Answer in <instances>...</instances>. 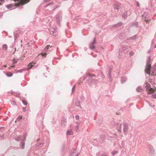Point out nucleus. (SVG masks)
Segmentation results:
<instances>
[{
  "label": "nucleus",
  "mask_w": 156,
  "mask_h": 156,
  "mask_svg": "<svg viewBox=\"0 0 156 156\" xmlns=\"http://www.w3.org/2000/svg\"><path fill=\"white\" fill-rule=\"evenodd\" d=\"M52 46H51L50 45H47L44 49V51L46 52L48 51L49 48H51Z\"/></svg>",
  "instance_id": "14"
},
{
  "label": "nucleus",
  "mask_w": 156,
  "mask_h": 156,
  "mask_svg": "<svg viewBox=\"0 0 156 156\" xmlns=\"http://www.w3.org/2000/svg\"><path fill=\"white\" fill-rule=\"evenodd\" d=\"M25 109H26V108H23V111L24 112H25Z\"/></svg>",
  "instance_id": "44"
},
{
  "label": "nucleus",
  "mask_w": 156,
  "mask_h": 156,
  "mask_svg": "<svg viewBox=\"0 0 156 156\" xmlns=\"http://www.w3.org/2000/svg\"><path fill=\"white\" fill-rule=\"evenodd\" d=\"M120 6L117 4H115L114 5V8L115 9L118 10L120 8Z\"/></svg>",
  "instance_id": "13"
},
{
  "label": "nucleus",
  "mask_w": 156,
  "mask_h": 156,
  "mask_svg": "<svg viewBox=\"0 0 156 156\" xmlns=\"http://www.w3.org/2000/svg\"><path fill=\"white\" fill-rule=\"evenodd\" d=\"M76 148L71 151L70 155V156H78L79 155V153H76Z\"/></svg>",
  "instance_id": "10"
},
{
  "label": "nucleus",
  "mask_w": 156,
  "mask_h": 156,
  "mask_svg": "<svg viewBox=\"0 0 156 156\" xmlns=\"http://www.w3.org/2000/svg\"><path fill=\"white\" fill-rule=\"evenodd\" d=\"M152 97L153 98H156V94L154 93L152 95Z\"/></svg>",
  "instance_id": "31"
},
{
  "label": "nucleus",
  "mask_w": 156,
  "mask_h": 156,
  "mask_svg": "<svg viewBox=\"0 0 156 156\" xmlns=\"http://www.w3.org/2000/svg\"><path fill=\"white\" fill-rule=\"evenodd\" d=\"M31 0H14L16 2L15 5L20 9L23 8V5L28 3Z\"/></svg>",
  "instance_id": "2"
},
{
  "label": "nucleus",
  "mask_w": 156,
  "mask_h": 156,
  "mask_svg": "<svg viewBox=\"0 0 156 156\" xmlns=\"http://www.w3.org/2000/svg\"><path fill=\"white\" fill-rule=\"evenodd\" d=\"M106 139L105 136L103 134L101 135L100 138L99 140L100 142L101 143H102L104 142V141Z\"/></svg>",
  "instance_id": "11"
},
{
  "label": "nucleus",
  "mask_w": 156,
  "mask_h": 156,
  "mask_svg": "<svg viewBox=\"0 0 156 156\" xmlns=\"http://www.w3.org/2000/svg\"><path fill=\"white\" fill-rule=\"evenodd\" d=\"M3 48L5 50H6L7 48V46L6 44H4L3 45Z\"/></svg>",
  "instance_id": "27"
},
{
  "label": "nucleus",
  "mask_w": 156,
  "mask_h": 156,
  "mask_svg": "<svg viewBox=\"0 0 156 156\" xmlns=\"http://www.w3.org/2000/svg\"><path fill=\"white\" fill-rule=\"evenodd\" d=\"M33 66L31 65V63H30L28 65V67H29V68L27 70H28L29 69H30L31 67H32Z\"/></svg>",
  "instance_id": "33"
},
{
  "label": "nucleus",
  "mask_w": 156,
  "mask_h": 156,
  "mask_svg": "<svg viewBox=\"0 0 156 156\" xmlns=\"http://www.w3.org/2000/svg\"><path fill=\"white\" fill-rule=\"evenodd\" d=\"M41 144H40L39 145H41Z\"/></svg>",
  "instance_id": "60"
},
{
  "label": "nucleus",
  "mask_w": 156,
  "mask_h": 156,
  "mask_svg": "<svg viewBox=\"0 0 156 156\" xmlns=\"http://www.w3.org/2000/svg\"><path fill=\"white\" fill-rule=\"evenodd\" d=\"M46 68H47V69H48V67H46Z\"/></svg>",
  "instance_id": "56"
},
{
  "label": "nucleus",
  "mask_w": 156,
  "mask_h": 156,
  "mask_svg": "<svg viewBox=\"0 0 156 156\" xmlns=\"http://www.w3.org/2000/svg\"><path fill=\"white\" fill-rule=\"evenodd\" d=\"M136 35H135L131 37L130 38V39H132V40H133V39H136Z\"/></svg>",
  "instance_id": "32"
},
{
  "label": "nucleus",
  "mask_w": 156,
  "mask_h": 156,
  "mask_svg": "<svg viewBox=\"0 0 156 156\" xmlns=\"http://www.w3.org/2000/svg\"><path fill=\"white\" fill-rule=\"evenodd\" d=\"M4 0H0V1L2 2H3L4 1Z\"/></svg>",
  "instance_id": "48"
},
{
  "label": "nucleus",
  "mask_w": 156,
  "mask_h": 156,
  "mask_svg": "<svg viewBox=\"0 0 156 156\" xmlns=\"http://www.w3.org/2000/svg\"><path fill=\"white\" fill-rule=\"evenodd\" d=\"M50 34L53 36H56L58 34V32L56 30L53 28H51L49 29Z\"/></svg>",
  "instance_id": "5"
},
{
  "label": "nucleus",
  "mask_w": 156,
  "mask_h": 156,
  "mask_svg": "<svg viewBox=\"0 0 156 156\" xmlns=\"http://www.w3.org/2000/svg\"><path fill=\"white\" fill-rule=\"evenodd\" d=\"M147 103H148V104H149V105H150V103L149 102V101H147Z\"/></svg>",
  "instance_id": "47"
},
{
  "label": "nucleus",
  "mask_w": 156,
  "mask_h": 156,
  "mask_svg": "<svg viewBox=\"0 0 156 156\" xmlns=\"http://www.w3.org/2000/svg\"><path fill=\"white\" fill-rule=\"evenodd\" d=\"M27 69L24 68L23 69L20 70H18L17 71V73H22L23 71L26 70Z\"/></svg>",
  "instance_id": "24"
},
{
  "label": "nucleus",
  "mask_w": 156,
  "mask_h": 156,
  "mask_svg": "<svg viewBox=\"0 0 156 156\" xmlns=\"http://www.w3.org/2000/svg\"><path fill=\"white\" fill-rule=\"evenodd\" d=\"M124 34V33H121L119 36V37L121 39L123 38V36Z\"/></svg>",
  "instance_id": "19"
},
{
  "label": "nucleus",
  "mask_w": 156,
  "mask_h": 156,
  "mask_svg": "<svg viewBox=\"0 0 156 156\" xmlns=\"http://www.w3.org/2000/svg\"><path fill=\"white\" fill-rule=\"evenodd\" d=\"M145 87L146 88V90L149 94H151L153 93V88L151 87V85L149 83H146V86Z\"/></svg>",
  "instance_id": "4"
},
{
  "label": "nucleus",
  "mask_w": 156,
  "mask_h": 156,
  "mask_svg": "<svg viewBox=\"0 0 156 156\" xmlns=\"http://www.w3.org/2000/svg\"><path fill=\"white\" fill-rule=\"evenodd\" d=\"M0 5H2V3H0Z\"/></svg>",
  "instance_id": "54"
},
{
  "label": "nucleus",
  "mask_w": 156,
  "mask_h": 156,
  "mask_svg": "<svg viewBox=\"0 0 156 156\" xmlns=\"http://www.w3.org/2000/svg\"><path fill=\"white\" fill-rule=\"evenodd\" d=\"M92 80H94V79H92Z\"/></svg>",
  "instance_id": "57"
},
{
  "label": "nucleus",
  "mask_w": 156,
  "mask_h": 156,
  "mask_svg": "<svg viewBox=\"0 0 156 156\" xmlns=\"http://www.w3.org/2000/svg\"><path fill=\"white\" fill-rule=\"evenodd\" d=\"M15 139L16 140L18 141H20V140H21L19 138H18L17 139L15 138Z\"/></svg>",
  "instance_id": "41"
},
{
  "label": "nucleus",
  "mask_w": 156,
  "mask_h": 156,
  "mask_svg": "<svg viewBox=\"0 0 156 156\" xmlns=\"http://www.w3.org/2000/svg\"><path fill=\"white\" fill-rule=\"evenodd\" d=\"M122 25V23L121 22H119L117 24H115L114 25V27H119L121 26Z\"/></svg>",
  "instance_id": "15"
},
{
  "label": "nucleus",
  "mask_w": 156,
  "mask_h": 156,
  "mask_svg": "<svg viewBox=\"0 0 156 156\" xmlns=\"http://www.w3.org/2000/svg\"><path fill=\"white\" fill-rule=\"evenodd\" d=\"M151 52V51L150 50H149L148 51H147V53L148 54H150Z\"/></svg>",
  "instance_id": "43"
},
{
  "label": "nucleus",
  "mask_w": 156,
  "mask_h": 156,
  "mask_svg": "<svg viewBox=\"0 0 156 156\" xmlns=\"http://www.w3.org/2000/svg\"><path fill=\"white\" fill-rule=\"evenodd\" d=\"M136 91L138 92H141L142 91V90L141 87H138L136 88Z\"/></svg>",
  "instance_id": "21"
},
{
  "label": "nucleus",
  "mask_w": 156,
  "mask_h": 156,
  "mask_svg": "<svg viewBox=\"0 0 156 156\" xmlns=\"http://www.w3.org/2000/svg\"><path fill=\"white\" fill-rule=\"evenodd\" d=\"M6 75L8 77H10L12 76L13 75V74L11 72H7V73L6 74Z\"/></svg>",
  "instance_id": "20"
},
{
  "label": "nucleus",
  "mask_w": 156,
  "mask_h": 156,
  "mask_svg": "<svg viewBox=\"0 0 156 156\" xmlns=\"http://www.w3.org/2000/svg\"><path fill=\"white\" fill-rule=\"evenodd\" d=\"M11 68H12V67H11V66H10V67H9V69H11Z\"/></svg>",
  "instance_id": "52"
},
{
  "label": "nucleus",
  "mask_w": 156,
  "mask_h": 156,
  "mask_svg": "<svg viewBox=\"0 0 156 156\" xmlns=\"http://www.w3.org/2000/svg\"><path fill=\"white\" fill-rule=\"evenodd\" d=\"M22 103L25 105H26L27 104V101L24 100H22Z\"/></svg>",
  "instance_id": "30"
},
{
  "label": "nucleus",
  "mask_w": 156,
  "mask_h": 156,
  "mask_svg": "<svg viewBox=\"0 0 156 156\" xmlns=\"http://www.w3.org/2000/svg\"><path fill=\"white\" fill-rule=\"evenodd\" d=\"M96 43V41L95 40V38H94V39L93 40V41H92V42L90 43V44H95Z\"/></svg>",
  "instance_id": "29"
},
{
  "label": "nucleus",
  "mask_w": 156,
  "mask_h": 156,
  "mask_svg": "<svg viewBox=\"0 0 156 156\" xmlns=\"http://www.w3.org/2000/svg\"><path fill=\"white\" fill-rule=\"evenodd\" d=\"M50 0H44V2H49V1H50Z\"/></svg>",
  "instance_id": "46"
},
{
  "label": "nucleus",
  "mask_w": 156,
  "mask_h": 156,
  "mask_svg": "<svg viewBox=\"0 0 156 156\" xmlns=\"http://www.w3.org/2000/svg\"><path fill=\"white\" fill-rule=\"evenodd\" d=\"M66 134L67 135H72L73 134V132L72 130H69L67 131Z\"/></svg>",
  "instance_id": "16"
},
{
  "label": "nucleus",
  "mask_w": 156,
  "mask_h": 156,
  "mask_svg": "<svg viewBox=\"0 0 156 156\" xmlns=\"http://www.w3.org/2000/svg\"><path fill=\"white\" fill-rule=\"evenodd\" d=\"M111 124L113 126H117V130L120 132H121V124L120 123H118L113 121L111 122Z\"/></svg>",
  "instance_id": "3"
},
{
  "label": "nucleus",
  "mask_w": 156,
  "mask_h": 156,
  "mask_svg": "<svg viewBox=\"0 0 156 156\" xmlns=\"http://www.w3.org/2000/svg\"><path fill=\"white\" fill-rule=\"evenodd\" d=\"M128 49V47H127L125 45H123L122 48H121L119 51V55H120L124 51Z\"/></svg>",
  "instance_id": "7"
},
{
  "label": "nucleus",
  "mask_w": 156,
  "mask_h": 156,
  "mask_svg": "<svg viewBox=\"0 0 156 156\" xmlns=\"http://www.w3.org/2000/svg\"><path fill=\"white\" fill-rule=\"evenodd\" d=\"M122 145L123 144H122Z\"/></svg>",
  "instance_id": "59"
},
{
  "label": "nucleus",
  "mask_w": 156,
  "mask_h": 156,
  "mask_svg": "<svg viewBox=\"0 0 156 156\" xmlns=\"http://www.w3.org/2000/svg\"><path fill=\"white\" fill-rule=\"evenodd\" d=\"M155 48H156V44L155 45Z\"/></svg>",
  "instance_id": "53"
},
{
  "label": "nucleus",
  "mask_w": 156,
  "mask_h": 156,
  "mask_svg": "<svg viewBox=\"0 0 156 156\" xmlns=\"http://www.w3.org/2000/svg\"><path fill=\"white\" fill-rule=\"evenodd\" d=\"M6 7L8 9H9L13 7V5L12 4H10L7 5Z\"/></svg>",
  "instance_id": "25"
},
{
  "label": "nucleus",
  "mask_w": 156,
  "mask_h": 156,
  "mask_svg": "<svg viewBox=\"0 0 156 156\" xmlns=\"http://www.w3.org/2000/svg\"><path fill=\"white\" fill-rule=\"evenodd\" d=\"M75 129L77 132H79L80 131L79 127L78 125H76L75 126Z\"/></svg>",
  "instance_id": "22"
},
{
  "label": "nucleus",
  "mask_w": 156,
  "mask_h": 156,
  "mask_svg": "<svg viewBox=\"0 0 156 156\" xmlns=\"http://www.w3.org/2000/svg\"><path fill=\"white\" fill-rule=\"evenodd\" d=\"M122 145L123 144H122Z\"/></svg>",
  "instance_id": "58"
},
{
  "label": "nucleus",
  "mask_w": 156,
  "mask_h": 156,
  "mask_svg": "<svg viewBox=\"0 0 156 156\" xmlns=\"http://www.w3.org/2000/svg\"><path fill=\"white\" fill-rule=\"evenodd\" d=\"M126 80H127L126 79V78H124V77L122 78L121 79V83H124L126 81Z\"/></svg>",
  "instance_id": "23"
},
{
  "label": "nucleus",
  "mask_w": 156,
  "mask_h": 156,
  "mask_svg": "<svg viewBox=\"0 0 156 156\" xmlns=\"http://www.w3.org/2000/svg\"><path fill=\"white\" fill-rule=\"evenodd\" d=\"M62 19V15L61 14L58 13L56 16V22L59 24H60V22Z\"/></svg>",
  "instance_id": "6"
},
{
  "label": "nucleus",
  "mask_w": 156,
  "mask_h": 156,
  "mask_svg": "<svg viewBox=\"0 0 156 156\" xmlns=\"http://www.w3.org/2000/svg\"><path fill=\"white\" fill-rule=\"evenodd\" d=\"M75 85H74L73 87L72 88V92H73V90L75 89Z\"/></svg>",
  "instance_id": "39"
},
{
  "label": "nucleus",
  "mask_w": 156,
  "mask_h": 156,
  "mask_svg": "<svg viewBox=\"0 0 156 156\" xmlns=\"http://www.w3.org/2000/svg\"><path fill=\"white\" fill-rule=\"evenodd\" d=\"M20 145L21 146V148L23 149L25 147V143L24 141H22L20 142Z\"/></svg>",
  "instance_id": "12"
},
{
  "label": "nucleus",
  "mask_w": 156,
  "mask_h": 156,
  "mask_svg": "<svg viewBox=\"0 0 156 156\" xmlns=\"http://www.w3.org/2000/svg\"><path fill=\"white\" fill-rule=\"evenodd\" d=\"M45 55H46V54H42V55H43V56H44Z\"/></svg>",
  "instance_id": "49"
},
{
  "label": "nucleus",
  "mask_w": 156,
  "mask_h": 156,
  "mask_svg": "<svg viewBox=\"0 0 156 156\" xmlns=\"http://www.w3.org/2000/svg\"><path fill=\"white\" fill-rule=\"evenodd\" d=\"M133 55V52H130L129 55H130V56H132Z\"/></svg>",
  "instance_id": "42"
},
{
  "label": "nucleus",
  "mask_w": 156,
  "mask_h": 156,
  "mask_svg": "<svg viewBox=\"0 0 156 156\" xmlns=\"http://www.w3.org/2000/svg\"><path fill=\"white\" fill-rule=\"evenodd\" d=\"M75 118L76 119L78 120L79 119V115H76L75 116Z\"/></svg>",
  "instance_id": "36"
},
{
  "label": "nucleus",
  "mask_w": 156,
  "mask_h": 156,
  "mask_svg": "<svg viewBox=\"0 0 156 156\" xmlns=\"http://www.w3.org/2000/svg\"><path fill=\"white\" fill-rule=\"evenodd\" d=\"M27 136V133H24L23 134V137H24V139L25 140L26 137Z\"/></svg>",
  "instance_id": "35"
},
{
  "label": "nucleus",
  "mask_w": 156,
  "mask_h": 156,
  "mask_svg": "<svg viewBox=\"0 0 156 156\" xmlns=\"http://www.w3.org/2000/svg\"><path fill=\"white\" fill-rule=\"evenodd\" d=\"M130 15V12H125L122 15V17L124 20H126L128 16Z\"/></svg>",
  "instance_id": "9"
},
{
  "label": "nucleus",
  "mask_w": 156,
  "mask_h": 156,
  "mask_svg": "<svg viewBox=\"0 0 156 156\" xmlns=\"http://www.w3.org/2000/svg\"><path fill=\"white\" fill-rule=\"evenodd\" d=\"M13 62H14V63H15L16 62V61L15 58H14L13 59Z\"/></svg>",
  "instance_id": "40"
},
{
  "label": "nucleus",
  "mask_w": 156,
  "mask_h": 156,
  "mask_svg": "<svg viewBox=\"0 0 156 156\" xmlns=\"http://www.w3.org/2000/svg\"><path fill=\"white\" fill-rule=\"evenodd\" d=\"M4 66L5 67H7V66H6V65H4Z\"/></svg>",
  "instance_id": "50"
},
{
  "label": "nucleus",
  "mask_w": 156,
  "mask_h": 156,
  "mask_svg": "<svg viewBox=\"0 0 156 156\" xmlns=\"http://www.w3.org/2000/svg\"><path fill=\"white\" fill-rule=\"evenodd\" d=\"M15 67V66H11V67Z\"/></svg>",
  "instance_id": "51"
},
{
  "label": "nucleus",
  "mask_w": 156,
  "mask_h": 156,
  "mask_svg": "<svg viewBox=\"0 0 156 156\" xmlns=\"http://www.w3.org/2000/svg\"><path fill=\"white\" fill-rule=\"evenodd\" d=\"M100 156H108L106 153H103Z\"/></svg>",
  "instance_id": "34"
},
{
  "label": "nucleus",
  "mask_w": 156,
  "mask_h": 156,
  "mask_svg": "<svg viewBox=\"0 0 156 156\" xmlns=\"http://www.w3.org/2000/svg\"><path fill=\"white\" fill-rule=\"evenodd\" d=\"M129 125L128 123H125L123 125V130L124 133L127 132L129 129Z\"/></svg>",
  "instance_id": "8"
},
{
  "label": "nucleus",
  "mask_w": 156,
  "mask_h": 156,
  "mask_svg": "<svg viewBox=\"0 0 156 156\" xmlns=\"http://www.w3.org/2000/svg\"><path fill=\"white\" fill-rule=\"evenodd\" d=\"M78 103H77L76 102V106L77 107H79L80 108H81V106L80 105V103H79V101H78Z\"/></svg>",
  "instance_id": "28"
},
{
  "label": "nucleus",
  "mask_w": 156,
  "mask_h": 156,
  "mask_svg": "<svg viewBox=\"0 0 156 156\" xmlns=\"http://www.w3.org/2000/svg\"><path fill=\"white\" fill-rule=\"evenodd\" d=\"M118 153V152L117 151H113L112 152V155L114 156L116 154Z\"/></svg>",
  "instance_id": "26"
},
{
  "label": "nucleus",
  "mask_w": 156,
  "mask_h": 156,
  "mask_svg": "<svg viewBox=\"0 0 156 156\" xmlns=\"http://www.w3.org/2000/svg\"><path fill=\"white\" fill-rule=\"evenodd\" d=\"M151 58L150 56L148 57L146 62V65L145 66V71L148 74L156 76V63L154 66L152 70L151 68Z\"/></svg>",
  "instance_id": "1"
},
{
  "label": "nucleus",
  "mask_w": 156,
  "mask_h": 156,
  "mask_svg": "<svg viewBox=\"0 0 156 156\" xmlns=\"http://www.w3.org/2000/svg\"><path fill=\"white\" fill-rule=\"evenodd\" d=\"M137 6H140L139 3L138 2L137 3Z\"/></svg>",
  "instance_id": "45"
},
{
  "label": "nucleus",
  "mask_w": 156,
  "mask_h": 156,
  "mask_svg": "<svg viewBox=\"0 0 156 156\" xmlns=\"http://www.w3.org/2000/svg\"><path fill=\"white\" fill-rule=\"evenodd\" d=\"M109 75H110V72H109Z\"/></svg>",
  "instance_id": "55"
},
{
  "label": "nucleus",
  "mask_w": 156,
  "mask_h": 156,
  "mask_svg": "<svg viewBox=\"0 0 156 156\" xmlns=\"http://www.w3.org/2000/svg\"><path fill=\"white\" fill-rule=\"evenodd\" d=\"M53 3L51 2H50L49 4H47V5H46L45 6V7H47L48 6L50 5V4H52Z\"/></svg>",
  "instance_id": "37"
},
{
  "label": "nucleus",
  "mask_w": 156,
  "mask_h": 156,
  "mask_svg": "<svg viewBox=\"0 0 156 156\" xmlns=\"http://www.w3.org/2000/svg\"><path fill=\"white\" fill-rule=\"evenodd\" d=\"M94 76V75H91V74H87V76H85L83 77V80H84L86 79V77L88 76L90 78H91Z\"/></svg>",
  "instance_id": "18"
},
{
  "label": "nucleus",
  "mask_w": 156,
  "mask_h": 156,
  "mask_svg": "<svg viewBox=\"0 0 156 156\" xmlns=\"http://www.w3.org/2000/svg\"><path fill=\"white\" fill-rule=\"evenodd\" d=\"M150 149H151V152H152V151L153 150L154 152V150L153 148H152V147H151H151H150Z\"/></svg>",
  "instance_id": "38"
},
{
  "label": "nucleus",
  "mask_w": 156,
  "mask_h": 156,
  "mask_svg": "<svg viewBox=\"0 0 156 156\" xmlns=\"http://www.w3.org/2000/svg\"><path fill=\"white\" fill-rule=\"evenodd\" d=\"M89 47L90 49L93 50L95 48V46L94 45V44H89Z\"/></svg>",
  "instance_id": "17"
}]
</instances>
